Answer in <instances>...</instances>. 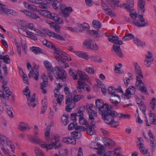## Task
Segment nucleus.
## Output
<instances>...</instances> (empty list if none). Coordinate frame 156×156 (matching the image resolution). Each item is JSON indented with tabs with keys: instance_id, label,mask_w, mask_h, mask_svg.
Returning <instances> with one entry per match:
<instances>
[{
	"instance_id": "nucleus-21",
	"label": "nucleus",
	"mask_w": 156,
	"mask_h": 156,
	"mask_svg": "<svg viewBox=\"0 0 156 156\" xmlns=\"http://www.w3.org/2000/svg\"><path fill=\"white\" fill-rule=\"evenodd\" d=\"M48 33L50 36L61 41H65V39L61 35H60L55 33L52 32L50 30L48 31Z\"/></svg>"
},
{
	"instance_id": "nucleus-46",
	"label": "nucleus",
	"mask_w": 156,
	"mask_h": 156,
	"mask_svg": "<svg viewBox=\"0 0 156 156\" xmlns=\"http://www.w3.org/2000/svg\"><path fill=\"white\" fill-rule=\"evenodd\" d=\"M24 6L30 10H36V6L33 5H30L27 2H24Z\"/></svg>"
},
{
	"instance_id": "nucleus-37",
	"label": "nucleus",
	"mask_w": 156,
	"mask_h": 156,
	"mask_svg": "<svg viewBox=\"0 0 156 156\" xmlns=\"http://www.w3.org/2000/svg\"><path fill=\"white\" fill-rule=\"evenodd\" d=\"M108 40L109 41L115 44L119 41L118 36H110L108 38Z\"/></svg>"
},
{
	"instance_id": "nucleus-45",
	"label": "nucleus",
	"mask_w": 156,
	"mask_h": 156,
	"mask_svg": "<svg viewBox=\"0 0 156 156\" xmlns=\"http://www.w3.org/2000/svg\"><path fill=\"white\" fill-rule=\"evenodd\" d=\"M62 0H54L52 4V6L55 9H58V7L60 5Z\"/></svg>"
},
{
	"instance_id": "nucleus-57",
	"label": "nucleus",
	"mask_w": 156,
	"mask_h": 156,
	"mask_svg": "<svg viewBox=\"0 0 156 156\" xmlns=\"http://www.w3.org/2000/svg\"><path fill=\"white\" fill-rule=\"evenodd\" d=\"M139 89L142 92H144L145 94L147 95H148V93L147 92V89L146 87L144 85H144L143 84V86L140 85V87L139 88Z\"/></svg>"
},
{
	"instance_id": "nucleus-15",
	"label": "nucleus",
	"mask_w": 156,
	"mask_h": 156,
	"mask_svg": "<svg viewBox=\"0 0 156 156\" xmlns=\"http://www.w3.org/2000/svg\"><path fill=\"white\" fill-rule=\"evenodd\" d=\"M27 27L29 29H30L31 30H34L36 32L35 34L37 35L43 37L45 36V33L42 32L40 30L36 29L34 27V24L33 23H30L27 26Z\"/></svg>"
},
{
	"instance_id": "nucleus-53",
	"label": "nucleus",
	"mask_w": 156,
	"mask_h": 156,
	"mask_svg": "<svg viewBox=\"0 0 156 156\" xmlns=\"http://www.w3.org/2000/svg\"><path fill=\"white\" fill-rule=\"evenodd\" d=\"M145 3L144 0H139L138 7L140 10L144 9Z\"/></svg>"
},
{
	"instance_id": "nucleus-49",
	"label": "nucleus",
	"mask_w": 156,
	"mask_h": 156,
	"mask_svg": "<svg viewBox=\"0 0 156 156\" xmlns=\"http://www.w3.org/2000/svg\"><path fill=\"white\" fill-rule=\"evenodd\" d=\"M134 38V36L131 34H126L122 38V40L124 41H129Z\"/></svg>"
},
{
	"instance_id": "nucleus-17",
	"label": "nucleus",
	"mask_w": 156,
	"mask_h": 156,
	"mask_svg": "<svg viewBox=\"0 0 156 156\" xmlns=\"http://www.w3.org/2000/svg\"><path fill=\"white\" fill-rule=\"evenodd\" d=\"M10 143V141L8 138L0 134V145H2L3 147H4L5 144L6 145L8 146Z\"/></svg>"
},
{
	"instance_id": "nucleus-63",
	"label": "nucleus",
	"mask_w": 156,
	"mask_h": 156,
	"mask_svg": "<svg viewBox=\"0 0 156 156\" xmlns=\"http://www.w3.org/2000/svg\"><path fill=\"white\" fill-rule=\"evenodd\" d=\"M59 153L62 156H66L67 155V151L66 149H60L59 151Z\"/></svg>"
},
{
	"instance_id": "nucleus-26",
	"label": "nucleus",
	"mask_w": 156,
	"mask_h": 156,
	"mask_svg": "<svg viewBox=\"0 0 156 156\" xmlns=\"http://www.w3.org/2000/svg\"><path fill=\"white\" fill-rule=\"evenodd\" d=\"M76 90H75L66 97V104H69L72 102V100H73V97L76 93Z\"/></svg>"
},
{
	"instance_id": "nucleus-60",
	"label": "nucleus",
	"mask_w": 156,
	"mask_h": 156,
	"mask_svg": "<svg viewBox=\"0 0 156 156\" xmlns=\"http://www.w3.org/2000/svg\"><path fill=\"white\" fill-rule=\"evenodd\" d=\"M59 9L60 10H73L71 7H67L66 5L64 4H62L59 7Z\"/></svg>"
},
{
	"instance_id": "nucleus-42",
	"label": "nucleus",
	"mask_w": 156,
	"mask_h": 156,
	"mask_svg": "<svg viewBox=\"0 0 156 156\" xmlns=\"http://www.w3.org/2000/svg\"><path fill=\"white\" fill-rule=\"evenodd\" d=\"M73 10H61L60 13L63 17H68Z\"/></svg>"
},
{
	"instance_id": "nucleus-47",
	"label": "nucleus",
	"mask_w": 156,
	"mask_h": 156,
	"mask_svg": "<svg viewBox=\"0 0 156 156\" xmlns=\"http://www.w3.org/2000/svg\"><path fill=\"white\" fill-rule=\"evenodd\" d=\"M78 74L79 75L80 77V80H87V76L84 73H82L80 71H79L77 72Z\"/></svg>"
},
{
	"instance_id": "nucleus-55",
	"label": "nucleus",
	"mask_w": 156,
	"mask_h": 156,
	"mask_svg": "<svg viewBox=\"0 0 156 156\" xmlns=\"http://www.w3.org/2000/svg\"><path fill=\"white\" fill-rule=\"evenodd\" d=\"M86 130V128L81 126H76L75 128V131H77L80 132L81 131H85Z\"/></svg>"
},
{
	"instance_id": "nucleus-31",
	"label": "nucleus",
	"mask_w": 156,
	"mask_h": 156,
	"mask_svg": "<svg viewBox=\"0 0 156 156\" xmlns=\"http://www.w3.org/2000/svg\"><path fill=\"white\" fill-rule=\"evenodd\" d=\"M71 136L75 140L80 139L82 137L81 132L77 131L72 132L71 133Z\"/></svg>"
},
{
	"instance_id": "nucleus-12",
	"label": "nucleus",
	"mask_w": 156,
	"mask_h": 156,
	"mask_svg": "<svg viewBox=\"0 0 156 156\" xmlns=\"http://www.w3.org/2000/svg\"><path fill=\"white\" fill-rule=\"evenodd\" d=\"M154 58H153L151 53L150 51L148 52V54L146 55V58L144 62L145 65L147 67H149L153 63Z\"/></svg>"
},
{
	"instance_id": "nucleus-41",
	"label": "nucleus",
	"mask_w": 156,
	"mask_h": 156,
	"mask_svg": "<svg viewBox=\"0 0 156 156\" xmlns=\"http://www.w3.org/2000/svg\"><path fill=\"white\" fill-rule=\"evenodd\" d=\"M35 152L37 156H45L43 152L37 147H35Z\"/></svg>"
},
{
	"instance_id": "nucleus-48",
	"label": "nucleus",
	"mask_w": 156,
	"mask_h": 156,
	"mask_svg": "<svg viewBox=\"0 0 156 156\" xmlns=\"http://www.w3.org/2000/svg\"><path fill=\"white\" fill-rule=\"evenodd\" d=\"M48 85V82H43L41 84V89L42 90V92L44 94H46L47 92V90L44 89V87H47Z\"/></svg>"
},
{
	"instance_id": "nucleus-38",
	"label": "nucleus",
	"mask_w": 156,
	"mask_h": 156,
	"mask_svg": "<svg viewBox=\"0 0 156 156\" xmlns=\"http://www.w3.org/2000/svg\"><path fill=\"white\" fill-rule=\"evenodd\" d=\"M79 122L81 125H85L87 128L89 126V124L87 122V120L83 117L79 118Z\"/></svg>"
},
{
	"instance_id": "nucleus-18",
	"label": "nucleus",
	"mask_w": 156,
	"mask_h": 156,
	"mask_svg": "<svg viewBox=\"0 0 156 156\" xmlns=\"http://www.w3.org/2000/svg\"><path fill=\"white\" fill-rule=\"evenodd\" d=\"M90 147L91 148L99 150L101 151L103 150V147L102 146L96 141L92 142L90 144Z\"/></svg>"
},
{
	"instance_id": "nucleus-33",
	"label": "nucleus",
	"mask_w": 156,
	"mask_h": 156,
	"mask_svg": "<svg viewBox=\"0 0 156 156\" xmlns=\"http://www.w3.org/2000/svg\"><path fill=\"white\" fill-rule=\"evenodd\" d=\"M151 110L149 112V120H151L152 124H156V116L155 115V114L154 113H151Z\"/></svg>"
},
{
	"instance_id": "nucleus-61",
	"label": "nucleus",
	"mask_w": 156,
	"mask_h": 156,
	"mask_svg": "<svg viewBox=\"0 0 156 156\" xmlns=\"http://www.w3.org/2000/svg\"><path fill=\"white\" fill-rule=\"evenodd\" d=\"M82 108H80V109L76 113L77 116L79 117V118H80L81 117H83L84 116L83 112L84 110L83 109L81 110Z\"/></svg>"
},
{
	"instance_id": "nucleus-6",
	"label": "nucleus",
	"mask_w": 156,
	"mask_h": 156,
	"mask_svg": "<svg viewBox=\"0 0 156 156\" xmlns=\"http://www.w3.org/2000/svg\"><path fill=\"white\" fill-rule=\"evenodd\" d=\"M144 11H142V14L141 15H139L138 16L139 20H135L133 21V23L136 26L138 27H144L148 25L147 22H145V19L143 18V15L144 14Z\"/></svg>"
},
{
	"instance_id": "nucleus-8",
	"label": "nucleus",
	"mask_w": 156,
	"mask_h": 156,
	"mask_svg": "<svg viewBox=\"0 0 156 156\" xmlns=\"http://www.w3.org/2000/svg\"><path fill=\"white\" fill-rule=\"evenodd\" d=\"M92 40L88 39L85 40L83 42V45L87 48L94 50H98V46L96 44L92 43Z\"/></svg>"
},
{
	"instance_id": "nucleus-24",
	"label": "nucleus",
	"mask_w": 156,
	"mask_h": 156,
	"mask_svg": "<svg viewBox=\"0 0 156 156\" xmlns=\"http://www.w3.org/2000/svg\"><path fill=\"white\" fill-rule=\"evenodd\" d=\"M21 11L27 16L34 19L37 18L38 16L32 10H21Z\"/></svg>"
},
{
	"instance_id": "nucleus-16",
	"label": "nucleus",
	"mask_w": 156,
	"mask_h": 156,
	"mask_svg": "<svg viewBox=\"0 0 156 156\" xmlns=\"http://www.w3.org/2000/svg\"><path fill=\"white\" fill-rule=\"evenodd\" d=\"M18 128L19 130L22 132H24L30 129L31 128L27 124L23 122H21L19 124Z\"/></svg>"
},
{
	"instance_id": "nucleus-20",
	"label": "nucleus",
	"mask_w": 156,
	"mask_h": 156,
	"mask_svg": "<svg viewBox=\"0 0 156 156\" xmlns=\"http://www.w3.org/2000/svg\"><path fill=\"white\" fill-rule=\"evenodd\" d=\"M108 93L111 94V95L116 94L115 93L116 92H121V93L123 92V91L121 88L115 89L112 87H109L108 88Z\"/></svg>"
},
{
	"instance_id": "nucleus-39",
	"label": "nucleus",
	"mask_w": 156,
	"mask_h": 156,
	"mask_svg": "<svg viewBox=\"0 0 156 156\" xmlns=\"http://www.w3.org/2000/svg\"><path fill=\"white\" fill-rule=\"evenodd\" d=\"M44 66L46 68L48 71H51L52 72V70L54 68H52L51 64L47 61H45L44 62Z\"/></svg>"
},
{
	"instance_id": "nucleus-10",
	"label": "nucleus",
	"mask_w": 156,
	"mask_h": 156,
	"mask_svg": "<svg viewBox=\"0 0 156 156\" xmlns=\"http://www.w3.org/2000/svg\"><path fill=\"white\" fill-rule=\"evenodd\" d=\"M95 108L92 104H90L87 108L88 112L89 119L91 120V121H94V117H96L97 116V112L94 110V109Z\"/></svg>"
},
{
	"instance_id": "nucleus-40",
	"label": "nucleus",
	"mask_w": 156,
	"mask_h": 156,
	"mask_svg": "<svg viewBox=\"0 0 156 156\" xmlns=\"http://www.w3.org/2000/svg\"><path fill=\"white\" fill-rule=\"evenodd\" d=\"M139 15V13H137L135 10H130L129 16L131 18L134 20H135Z\"/></svg>"
},
{
	"instance_id": "nucleus-62",
	"label": "nucleus",
	"mask_w": 156,
	"mask_h": 156,
	"mask_svg": "<svg viewBox=\"0 0 156 156\" xmlns=\"http://www.w3.org/2000/svg\"><path fill=\"white\" fill-rule=\"evenodd\" d=\"M150 104L152 105L151 108L152 109H154L155 108L156 106V99L154 98H153L150 101Z\"/></svg>"
},
{
	"instance_id": "nucleus-50",
	"label": "nucleus",
	"mask_w": 156,
	"mask_h": 156,
	"mask_svg": "<svg viewBox=\"0 0 156 156\" xmlns=\"http://www.w3.org/2000/svg\"><path fill=\"white\" fill-rule=\"evenodd\" d=\"M30 48L33 52L36 54L41 53L42 51V50L41 48L37 47H32Z\"/></svg>"
},
{
	"instance_id": "nucleus-27",
	"label": "nucleus",
	"mask_w": 156,
	"mask_h": 156,
	"mask_svg": "<svg viewBox=\"0 0 156 156\" xmlns=\"http://www.w3.org/2000/svg\"><path fill=\"white\" fill-rule=\"evenodd\" d=\"M38 12L45 17L51 18V13L48 10H37Z\"/></svg>"
},
{
	"instance_id": "nucleus-4",
	"label": "nucleus",
	"mask_w": 156,
	"mask_h": 156,
	"mask_svg": "<svg viewBox=\"0 0 156 156\" xmlns=\"http://www.w3.org/2000/svg\"><path fill=\"white\" fill-rule=\"evenodd\" d=\"M52 72L54 76L57 78V81L58 79H61L63 81L66 79V73L62 68L56 66L53 69Z\"/></svg>"
},
{
	"instance_id": "nucleus-22",
	"label": "nucleus",
	"mask_w": 156,
	"mask_h": 156,
	"mask_svg": "<svg viewBox=\"0 0 156 156\" xmlns=\"http://www.w3.org/2000/svg\"><path fill=\"white\" fill-rule=\"evenodd\" d=\"M0 14L2 15H9L16 16L18 14V12L15 10H0Z\"/></svg>"
},
{
	"instance_id": "nucleus-64",
	"label": "nucleus",
	"mask_w": 156,
	"mask_h": 156,
	"mask_svg": "<svg viewBox=\"0 0 156 156\" xmlns=\"http://www.w3.org/2000/svg\"><path fill=\"white\" fill-rule=\"evenodd\" d=\"M3 62L7 64L9 63L10 62V60L9 58L8 55H6L3 56Z\"/></svg>"
},
{
	"instance_id": "nucleus-5",
	"label": "nucleus",
	"mask_w": 156,
	"mask_h": 156,
	"mask_svg": "<svg viewBox=\"0 0 156 156\" xmlns=\"http://www.w3.org/2000/svg\"><path fill=\"white\" fill-rule=\"evenodd\" d=\"M28 91L29 87H28L27 86L24 89L23 92L24 94L27 96L28 105L30 107L32 106L33 107H35L37 104L35 102L34 99H33V98H30V92H28Z\"/></svg>"
},
{
	"instance_id": "nucleus-19",
	"label": "nucleus",
	"mask_w": 156,
	"mask_h": 156,
	"mask_svg": "<svg viewBox=\"0 0 156 156\" xmlns=\"http://www.w3.org/2000/svg\"><path fill=\"white\" fill-rule=\"evenodd\" d=\"M91 125L88 126V128H86V131L88 134L91 135L94 133V129L93 126H95V122L93 120L90 122Z\"/></svg>"
},
{
	"instance_id": "nucleus-58",
	"label": "nucleus",
	"mask_w": 156,
	"mask_h": 156,
	"mask_svg": "<svg viewBox=\"0 0 156 156\" xmlns=\"http://www.w3.org/2000/svg\"><path fill=\"white\" fill-rule=\"evenodd\" d=\"M91 58L94 61L97 62H102V59L100 58H98L97 56H92L91 57Z\"/></svg>"
},
{
	"instance_id": "nucleus-44",
	"label": "nucleus",
	"mask_w": 156,
	"mask_h": 156,
	"mask_svg": "<svg viewBox=\"0 0 156 156\" xmlns=\"http://www.w3.org/2000/svg\"><path fill=\"white\" fill-rule=\"evenodd\" d=\"M134 43L137 46H143L145 45L144 42L141 41L139 39L136 38H134Z\"/></svg>"
},
{
	"instance_id": "nucleus-43",
	"label": "nucleus",
	"mask_w": 156,
	"mask_h": 156,
	"mask_svg": "<svg viewBox=\"0 0 156 156\" xmlns=\"http://www.w3.org/2000/svg\"><path fill=\"white\" fill-rule=\"evenodd\" d=\"M76 93H75L73 97V101L75 102H77L81 99L84 97L82 95H76Z\"/></svg>"
},
{
	"instance_id": "nucleus-7",
	"label": "nucleus",
	"mask_w": 156,
	"mask_h": 156,
	"mask_svg": "<svg viewBox=\"0 0 156 156\" xmlns=\"http://www.w3.org/2000/svg\"><path fill=\"white\" fill-rule=\"evenodd\" d=\"M126 3L122 4H120V2L119 0V4H116V5L118 7L123 8L124 9L127 10H134V0H126Z\"/></svg>"
},
{
	"instance_id": "nucleus-3",
	"label": "nucleus",
	"mask_w": 156,
	"mask_h": 156,
	"mask_svg": "<svg viewBox=\"0 0 156 156\" xmlns=\"http://www.w3.org/2000/svg\"><path fill=\"white\" fill-rule=\"evenodd\" d=\"M39 129L37 125L34 126V136L28 135L27 137L29 141L33 143L39 144L42 142V140L39 137Z\"/></svg>"
},
{
	"instance_id": "nucleus-1",
	"label": "nucleus",
	"mask_w": 156,
	"mask_h": 156,
	"mask_svg": "<svg viewBox=\"0 0 156 156\" xmlns=\"http://www.w3.org/2000/svg\"><path fill=\"white\" fill-rule=\"evenodd\" d=\"M95 104L98 108L99 114L101 115L102 118L107 124L110 125L116 124L118 122L114 120V119L118 115V113L111 110L112 107L108 104H104L103 100L100 99L96 100Z\"/></svg>"
},
{
	"instance_id": "nucleus-30",
	"label": "nucleus",
	"mask_w": 156,
	"mask_h": 156,
	"mask_svg": "<svg viewBox=\"0 0 156 156\" xmlns=\"http://www.w3.org/2000/svg\"><path fill=\"white\" fill-rule=\"evenodd\" d=\"M130 88L133 89V92L136 91V89L134 86H130L129 88L126 90V93L124 94L125 97H126L128 98H130V94H133L132 92L130 90Z\"/></svg>"
},
{
	"instance_id": "nucleus-23",
	"label": "nucleus",
	"mask_w": 156,
	"mask_h": 156,
	"mask_svg": "<svg viewBox=\"0 0 156 156\" xmlns=\"http://www.w3.org/2000/svg\"><path fill=\"white\" fill-rule=\"evenodd\" d=\"M135 70L136 74L140 76L142 78H143V75L141 71V68L138 65L137 63L136 62L134 64Z\"/></svg>"
},
{
	"instance_id": "nucleus-13",
	"label": "nucleus",
	"mask_w": 156,
	"mask_h": 156,
	"mask_svg": "<svg viewBox=\"0 0 156 156\" xmlns=\"http://www.w3.org/2000/svg\"><path fill=\"white\" fill-rule=\"evenodd\" d=\"M120 97L117 94H115L111 95L109 100L110 102L115 106H116L120 101Z\"/></svg>"
},
{
	"instance_id": "nucleus-28",
	"label": "nucleus",
	"mask_w": 156,
	"mask_h": 156,
	"mask_svg": "<svg viewBox=\"0 0 156 156\" xmlns=\"http://www.w3.org/2000/svg\"><path fill=\"white\" fill-rule=\"evenodd\" d=\"M63 141L65 143L75 144H76L75 140L72 137H64L62 139Z\"/></svg>"
},
{
	"instance_id": "nucleus-35",
	"label": "nucleus",
	"mask_w": 156,
	"mask_h": 156,
	"mask_svg": "<svg viewBox=\"0 0 156 156\" xmlns=\"http://www.w3.org/2000/svg\"><path fill=\"white\" fill-rule=\"evenodd\" d=\"M93 26L96 29L98 30L101 27V24L98 20H94L92 23Z\"/></svg>"
},
{
	"instance_id": "nucleus-34",
	"label": "nucleus",
	"mask_w": 156,
	"mask_h": 156,
	"mask_svg": "<svg viewBox=\"0 0 156 156\" xmlns=\"http://www.w3.org/2000/svg\"><path fill=\"white\" fill-rule=\"evenodd\" d=\"M69 117V115L67 114H64L62 115L61 118V120L64 125L66 126L68 123L69 121L68 119Z\"/></svg>"
},
{
	"instance_id": "nucleus-52",
	"label": "nucleus",
	"mask_w": 156,
	"mask_h": 156,
	"mask_svg": "<svg viewBox=\"0 0 156 156\" xmlns=\"http://www.w3.org/2000/svg\"><path fill=\"white\" fill-rule=\"evenodd\" d=\"M77 72H76L75 71H73V70L70 69L69 70V74L70 75L72 76L73 79L74 80H76L77 78Z\"/></svg>"
},
{
	"instance_id": "nucleus-14",
	"label": "nucleus",
	"mask_w": 156,
	"mask_h": 156,
	"mask_svg": "<svg viewBox=\"0 0 156 156\" xmlns=\"http://www.w3.org/2000/svg\"><path fill=\"white\" fill-rule=\"evenodd\" d=\"M52 138L54 139V145L55 149H58L61 148L62 146V144L60 142V137L58 136L53 135Z\"/></svg>"
},
{
	"instance_id": "nucleus-29",
	"label": "nucleus",
	"mask_w": 156,
	"mask_h": 156,
	"mask_svg": "<svg viewBox=\"0 0 156 156\" xmlns=\"http://www.w3.org/2000/svg\"><path fill=\"white\" fill-rule=\"evenodd\" d=\"M73 52L79 57L85 59L86 60L88 59V55L87 54L82 51H74Z\"/></svg>"
},
{
	"instance_id": "nucleus-2",
	"label": "nucleus",
	"mask_w": 156,
	"mask_h": 156,
	"mask_svg": "<svg viewBox=\"0 0 156 156\" xmlns=\"http://www.w3.org/2000/svg\"><path fill=\"white\" fill-rule=\"evenodd\" d=\"M55 51L56 53L54 55V56L55 58L60 66L62 67L64 65V60H69V56L59 48H55Z\"/></svg>"
},
{
	"instance_id": "nucleus-32",
	"label": "nucleus",
	"mask_w": 156,
	"mask_h": 156,
	"mask_svg": "<svg viewBox=\"0 0 156 156\" xmlns=\"http://www.w3.org/2000/svg\"><path fill=\"white\" fill-rule=\"evenodd\" d=\"M108 2L109 6L112 8V9H115L116 4H118L119 0H107Z\"/></svg>"
},
{
	"instance_id": "nucleus-51",
	"label": "nucleus",
	"mask_w": 156,
	"mask_h": 156,
	"mask_svg": "<svg viewBox=\"0 0 156 156\" xmlns=\"http://www.w3.org/2000/svg\"><path fill=\"white\" fill-rule=\"evenodd\" d=\"M78 85L77 87L82 88L83 90H85L84 87L86 84L85 83L80 80H79L78 81Z\"/></svg>"
},
{
	"instance_id": "nucleus-36",
	"label": "nucleus",
	"mask_w": 156,
	"mask_h": 156,
	"mask_svg": "<svg viewBox=\"0 0 156 156\" xmlns=\"http://www.w3.org/2000/svg\"><path fill=\"white\" fill-rule=\"evenodd\" d=\"M43 43L44 45L48 47L54 49L55 50V47L51 42L48 41L46 40H45L43 41Z\"/></svg>"
},
{
	"instance_id": "nucleus-59",
	"label": "nucleus",
	"mask_w": 156,
	"mask_h": 156,
	"mask_svg": "<svg viewBox=\"0 0 156 156\" xmlns=\"http://www.w3.org/2000/svg\"><path fill=\"white\" fill-rule=\"evenodd\" d=\"M88 33V34L90 35L95 34L97 37H100V34L96 30H89Z\"/></svg>"
},
{
	"instance_id": "nucleus-25",
	"label": "nucleus",
	"mask_w": 156,
	"mask_h": 156,
	"mask_svg": "<svg viewBox=\"0 0 156 156\" xmlns=\"http://www.w3.org/2000/svg\"><path fill=\"white\" fill-rule=\"evenodd\" d=\"M2 90L7 95V99H9V97L12 95V92L10 91L9 88L5 85H2Z\"/></svg>"
},
{
	"instance_id": "nucleus-11",
	"label": "nucleus",
	"mask_w": 156,
	"mask_h": 156,
	"mask_svg": "<svg viewBox=\"0 0 156 156\" xmlns=\"http://www.w3.org/2000/svg\"><path fill=\"white\" fill-rule=\"evenodd\" d=\"M34 65V69L30 71L28 76L29 78H30L32 75L36 80H37L38 79L39 73L38 69L39 67L38 66H37L36 64L34 63L33 64Z\"/></svg>"
},
{
	"instance_id": "nucleus-54",
	"label": "nucleus",
	"mask_w": 156,
	"mask_h": 156,
	"mask_svg": "<svg viewBox=\"0 0 156 156\" xmlns=\"http://www.w3.org/2000/svg\"><path fill=\"white\" fill-rule=\"evenodd\" d=\"M150 145L153 151H154L156 147V141L155 140H150Z\"/></svg>"
},
{
	"instance_id": "nucleus-9",
	"label": "nucleus",
	"mask_w": 156,
	"mask_h": 156,
	"mask_svg": "<svg viewBox=\"0 0 156 156\" xmlns=\"http://www.w3.org/2000/svg\"><path fill=\"white\" fill-rule=\"evenodd\" d=\"M118 43H116L113 45L112 48L116 55L120 57H122L123 54L122 51L120 48V45L123 44V42L119 40Z\"/></svg>"
},
{
	"instance_id": "nucleus-56",
	"label": "nucleus",
	"mask_w": 156,
	"mask_h": 156,
	"mask_svg": "<svg viewBox=\"0 0 156 156\" xmlns=\"http://www.w3.org/2000/svg\"><path fill=\"white\" fill-rule=\"evenodd\" d=\"M77 123L76 122H73L71 123L68 126V129L69 130H71L75 129L77 126Z\"/></svg>"
}]
</instances>
